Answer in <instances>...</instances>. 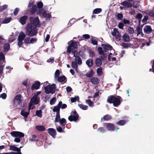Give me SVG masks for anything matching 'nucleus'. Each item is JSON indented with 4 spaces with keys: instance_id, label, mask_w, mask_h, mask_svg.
<instances>
[{
    "instance_id": "f257e3e1",
    "label": "nucleus",
    "mask_w": 154,
    "mask_h": 154,
    "mask_svg": "<svg viewBox=\"0 0 154 154\" xmlns=\"http://www.w3.org/2000/svg\"><path fill=\"white\" fill-rule=\"evenodd\" d=\"M30 23L27 25L25 29L26 34L29 36L35 35L37 33L38 30L36 27H40V24L38 17H31L30 18Z\"/></svg>"
},
{
    "instance_id": "f03ea898",
    "label": "nucleus",
    "mask_w": 154,
    "mask_h": 154,
    "mask_svg": "<svg viewBox=\"0 0 154 154\" xmlns=\"http://www.w3.org/2000/svg\"><path fill=\"white\" fill-rule=\"evenodd\" d=\"M102 46L104 49L103 51L102 50L101 48H98V51L99 54L101 55H104L105 57L106 55H114V50L112 49V47L109 45L103 44Z\"/></svg>"
},
{
    "instance_id": "7ed1b4c3",
    "label": "nucleus",
    "mask_w": 154,
    "mask_h": 154,
    "mask_svg": "<svg viewBox=\"0 0 154 154\" xmlns=\"http://www.w3.org/2000/svg\"><path fill=\"white\" fill-rule=\"evenodd\" d=\"M55 122H59L60 125V126H56V129L59 132H63V129L65 128V125L66 124L65 119L64 118L60 119L59 112L57 113L55 119Z\"/></svg>"
},
{
    "instance_id": "20e7f679",
    "label": "nucleus",
    "mask_w": 154,
    "mask_h": 154,
    "mask_svg": "<svg viewBox=\"0 0 154 154\" xmlns=\"http://www.w3.org/2000/svg\"><path fill=\"white\" fill-rule=\"evenodd\" d=\"M41 93L40 91H37L34 93V96L31 99L29 104V109H34L35 106L33 105L37 104L39 103L40 99L39 95Z\"/></svg>"
},
{
    "instance_id": "39448f33",
    "label": "nucleus",
    "mask_w": 154,
    "mask_h": 154,
    "mask_svg": "<svg viewBox=\"0 0 154 154\" xmlns=\"http://www.w3.org/2000/svg\"><path fill=\"white\" fill-rule=\"evenodd\" d=\"M11 134L12 137H15L14 141L17 143H19L20 142V138L23 137L24 134L20 132L17 131H13L11 133Z\"/></svg>"
},
{
    "instance_id": "423d86ee",
    "label": "nucleus",
    "mask_w": 154,
    "mask_h": 154,
    "mask_svg": "<svg viewBox=\"0 0 154 154\" xmlns=\"http://www.w3.org/2000/svg\"><path fill=\"white\" fill-rule=\"evenodd\" d=\"M37 14L41 16L44 17L47 20H49L51 17V13L47 12L45 11L43 9L37 10L36 11Z\"/></svg>"
},
{
    "instance_id": "0eeeda50",
    "label": "nucleus",
    "mask_w": 154,
    "mask_h": 154,
    "mask_svg": "<svg viewBox=\"0 0 154 154\" xmlns=\"http://www.w3.org/2000/svg\"><path fill=\"white\" fill-rule=\"evenodd\" d=\"M68 43L69 45L67 48V52L69 53L74 52V51L77 48V46L79 44L76 42L73 41H71Z\"/></svg>"
},
{
    "instance_id": "6e6552de",
    "label": "nucleus",
    "mask_w": 154,
    "mask_h": 154,
    "mask_svg": "<svg viewBox=\"0 0 154 154\" xmlns=\"http://www.w3.org/2000/svg\"><path fill=\"white\" fill-rule=\"evenodd\" d=\"M107 101L109 103H113V105L115 106H118L120 103L119 98L113 96L109 97L107 99Z\"/></svg>"
},
{
    "instance_id": "1a4fd4ad",
    "label": "nucleus",
    "mask_w": 154,
    "mask_h": 154,
    "mask_svg": "<svg viewBox=\"0 0 154 154\" xmlns=\"http://www.w3.org/2000/svg\"><path fill=\"white\" fill-rule=\"evenodd\" d=\"M14 106L18 108L22 106L20 95H18L15 96L14 99Z\"/></svg>"
},
{
    "instance_id": "9d476101",
    "label": "nucleus",
    "mask_w": 154,
    "mask_h": 154,
    "mask_svg": "<svg viewBox=\"0 0 154 154\" xmlns=\"http://www.w3.org/2000/svg\"><path fill=\"white\" fill-rule=\"evenodd\" d=\"M56 88L55 84H53L51 86L47 85L45 88V92L47 94L54 93Z\"/></svg>"
},
{
    "instance_id": "9b49d317",
    "label": "nucleus",
    "mask_w": 154,
    "mask_h": 154,
    "mask_svg": "<svg viewBox=\"0 0 154 154\" xmlns=\"http://www.w3.org/2000/svg\"><path fill=\"white\" fill-rule=\"evenodd\" d=\"M25 36V34L23 32H21L19 34L17 39V45L19 47H20L22 45L23 41Z\"/></svg>"
},
{
    "instance_id": "f8f14e48",
    "label": "nucleus",
    "mask_w": 154,
    "mask_h": 154,
    "mask_svg": "<svg viewBox=\"0 0 154 154\" xmlns=\"http://www.w3.org/2000/svg\"><path fill=\"white\" fill-rule=\"evenodd\" d=\"M78 117L79 116L76 112L73 111L71 112L70 116L68 117V119L70 121H75L78 120Z\"/></svg>"
},
{
    "instance_id": "ddd939ff",
    "label": "nucleus",
    "mask_w": 154,
    "mask_h": 154,
    "mask_svg": "<svg viewBox=\"0 0 154 154\" xmlns=\"http://www.w3.org/2000/svg\"><path fill=\"white\" fill-rule=\"evenodd\" d=\"M37 41V38H30L27 37L24 40V42L26 45H28L30 44H34Z\"/></svg>"
},
{
    "instance_id": "4468645a",
    "label": "nucleus",
    "mask_w": 154,
    "mask_h": 154,
    "mask_svg": "<svg viewBox=\"0 0 154 154\" xmlns=\"http://www.w3.org/2000/svg\"><path fill=\"white\" fill-rule=\"evenodd\" d=\"M103 126L108 131H113L115 129L114 125L110 123H105L104 125Z\"/></svg>"
},
{
    "instance_id": "2eb2a0df",
    "label": "nucleus",
    "mask_w": 154,
    "mask_h": 154,
    "mask_svg": "<svg viewBox=\"0 0 154 154\" xmlns=\"http://www.w3.org/2000/svg\"><path fill=\"white\" fill-rule=\"evenodd\" d=\"M136 33L137 35L139 37H143L144 34L142 32V29L140 26H138L136 27Z\"/></svg>"
},
{
    "instance_id": "dca6fc26",
    "label": "nucleus",
    "mask_w": 154,
    "mask_h": 154,
    "mask_svg": "<svg viewBox=\"0 0 154 154\" xmlns=\"http://www.w3.org/2000/svg\"><path fill=\"white\" fill-rule=\"evenodd\" d=\"M29 109H23L21 110V114L24 117L25 121H26V119L29 114Z\"/></svg>"
},
{
    "instance_id": "f3484780",
    "label": "nucleus",
    "mask_w": 154,
    "mask_h": 154,
    "mask_svg": "<svg viewBox=\"0 0 154 154\" xmlns=\"http://www.w3.org/2000/svg\"><path fill=\"white\" fill-rule=\"evenodd\" d=\"M48 134L53 138H55L56 135V132L55 129L53 128H49L48 129Z\"/></svg>"
},
{
    "instance_id": "a211bd4d",
    "label": "nucleus",
    "mask_w": 154,
    "mask_h": 154,
    "mask_svg": "<svg viewBox=\"0 0 154 154\" xmlns=\"http://www.w3.org/2000/svg\"><path fill=\"white\" fill-rule=\"evenodd\" d=\"M144 31L145 33L146 34H149L151 33L152 31V29H151L150 26H146L144 29Z\"/></svg>"
},
{
    "instance_id": "6ab92c4d",
    "label": "nucleus",
    "mask_w": 154,
    "mask_h": 154,
    "mask_svg": "<svg viewBox=\"0 0 154 154\" xmlns=\"http://www.w3.org/2000/svg\"><path fill=\"white\" fill-rule=\"evenodd\" d=\"M121 5H123L125 8H130L132 6L131 3L126 1H124L121 3Z\"/></svg>"
},
{
    "instance_id": "aec40b11",
    "label": "nucleus",
    "mask_w": 154,
    "mask_h": 154,
    "mask_svg": "<svg viewBox=\"0 0 154 154\" xmlns=\"http://www.w3.org/2000/svg\"><path fill=\"white\" fill-rule=\"evenodd\" d=\"M40 83L38 81L36 82L34 84H33L31 87V89L32 90L34 89H38L40 86Z\"/></svg>"
},
{
    "instance_id": "412c9836",
    "label": "nucleus",
    "mask_w": 154,
    "mask_h": 154,
    "mask_svg": "<svg viewBox=\"0 0 154 154\" xmlns=\"http://www.w3.org/2000/svg\"><path fill=\"white\" fill-rule=\"evenodd\" d=\"M122 39L125 42H128L130 41V36L128 34L125 33L122 35Z\"/></svg>"
},
{
    "instance_id": "4be33fe9",
    "label": "nucleus",
    "mask_w": 154,
    "mask_h": 154,
    "mask_svg": "<svg viewBox=\"0 0 154 154\" xmlns=\"http://www.w3.org/2000/svg\"><path fill=\"white\" fill-rule=\"evenodd\" d=\"M35 128L39 131H43L45 129V127L42 125H36L35 127Z\"/></svg>"
},
{
    "instance_id": "5701e85b",
    "label": "nucleus",
    "mask_w": 154,
    "mask_h": 154,
    "mask_svg": "<svg viewBox=\"0 0 154 154\" xmlns=\"http://www.w3.org/2000/svg\"><path fill=\"white\" fill-rule=\"evenodd\" d=\"M95 63L97 66H100L102 64V59L100 58H97L95 61Z\"/></svg>"
},
{
    "instance_id": "b1692460",
    "label": "nucleus",
    "mask_w": 154,
    "mask_h": 154,
    "mask_svg": "<svg viewBox=\"0 0 154 154\" xmlns=\"http://www.w3.org/2000/svg\"><path fill=\"white\" fill-rule=\"evenodd\" d=\"M27 19V17L26 16H24L21 17L20 20V22L22 25H24L26 23V20Z\"/></svg>"
},
{
    "instance_id": "393cba45",
    "label": "nucleus",
    "mask_w": 154,
    "mask_h": 154,
    "mask_svg": "<svg viewBox=\"0 0 154 154\" xmlns=\"http://www.w3.org/2000/svg\"><path fill=\"white\" fill-rule=\"evenodd\" d=\"M77 64L75 62L73 61L71 63V66L72 68L75 69V71L77 72H78V70L77 69L78 66Z\"/></svg>"
},
{
    "instance_id": "a878e982",
    "label": "nucleus",
    "mask_w": 154,
    "mask_h": 154,
    "mask_svg": "<svg viewBox=\"0 0 154 154\" xmlns=\"http://www.w3.org/2000/svg\"><path fill=\"white\" fill-rule=\"evenodd\" d=\"M94 73L93 70H91L86 74L85 76L89 78L91 77L94 75Z\"/></svg>"
},
{
    "instance_id": "bb28decb",
    "label": "nucleus",
    "mask_w": 154,
    "mask_h": 154,
    "mask_svg": "<svg viewBox=\"0 0 154 154\" xmlns=\"http://www.w3.org/2000/svg\"><path fill=\"white\" fill-rule=\"evenodd\" d=\"M57 80H58L60 82H66V78L64 76H61L59 77Z\"/></svg>"
},
{
    "instance_id": "cd10ccee",
    "label": "nucleus",
    "mask_w": 154,
    "mask_h": 154,
    "mask_svg": "<svg viewBox=\"0 0 154 154\" xmlns=\"http://www.w3.org/2000/svg\"><path fill=\"white\" fill-rule=\"evenodd\" d=\"M9 150L14 151H20V150L18 147L15 146H14L12 145L10 146Z\"/></svg>"
},
{
    "instance_id": "c85d7f7f",
    "label": "nucleus",
    "mask_w": 154,
    "mask_h": 154,
    "mask_svg": "<svg viewBox=\"0 0 154 154\" xmlns=\"http://www.w3.org/2000/svg\"><path fill=\"white\" fill-rule=\"evenodd\" d=\"M91 81L92 83L94 85L97 84L99 82V80L96 77L92 78L91 79Z\"/></svg>"
},
{
    "instance_id": "c756f323",
    "label": "nucleus",
    "mask_w": 154,
    "mask_h": 154,
    "mask_svg": "<svg viewBox=\"0 0 154 154\" xmlns=\"http://www.w3.org/2000/svg\"><path fill=\"white\" fill-rule=\"evenodd\" d=\"M86 64L89 67H91L93 65L92 60L91 59L88 60L86 62Z\"/></svg>"
},
{
    "instance_id": "7c9ffc66",
    "label": "nucleus",
    "mask_w": 154,
    "mask_h": 154,
    "mask_svg": "<svg viewBox=\"0 0 154 154\" xmlns=\"http://www.w3.org/2000/svg\"><path fill=\"white\" fill-rule=\"evenodd\" d=\"M75 61L76 63L78 65H81L82 64V62L81 59L79 56L75 57Z\"/></svg>"
},
{
    "instance_id": "2f4dec72",
    "label": "nucleus",
    "mask_w": 154,
    "mask_h": 154,
    "mask_svg": "<svg viewBox=\"0 0 154 154\" xmlns=\"http://www.w3.org/2000/svg\"><path fill=\"white\" fill-rule=\"evenodd\" d=\"M120 45L122 46L124 48H127L131 47L130 44H127L124 42H122L120 44Z\"/></svg>"
},
{
    "instance_id": "473e14b6",
    "label": "nucleus",
    "mask_w": 154,
    "mask_h": 154,
    "mask_svg": "<svg viewBox=\"0 0 154 154\" xmlns=\"http://www.w3.org/2000/svg\"><path fill=\"white\" fill-rule=\"evenodd\" d=\"M11 20V18L10 17L5 18L3 20L2 22L3 23H9Z\"/></svg>"
},
{
    "instance_id": "72a5a7b5",
    "label": "nucleus",
    "mask_w": 154,
    "mask_h": 154,
    "mask_svg": "<svg viewBox=\"0 0 154 154\" xmlns=\"http://www.w3.org/2000/svg\"><path fill=\"white\" fill-rule=\"evenodd\" d=\"M10 48V45L8 43H5L4 45V51L7 52Z\"/></svg>"
},
{
    "instance_id": "f704fd0d",
    "label": "nucleus",
    "mask_w": 154,
    "mask_h": 154,
    "mask_svg": "<svg viewBox=\"0 0 154 154\" xmlns=\"http://www.w3.org/2000/svg\"><path fill=\"white\" fill-rule=\"evenodd\" d=\"M146 14L150 16H154V12L150 10H148L145 11Z\"/></svg>"
},
{
    "instance_id": "c9c22d12",
    "label": "nucleus",
    "mask_w": 154,
    "mask_h": 154,
    "mask_svg": "<svg viewBox=\"0 0 154 154\" xmlns=\"http://www.w3.org/2000/svg\"><path fill=\"white\" fill-rule=\"evenodd\" d=\"M60 71L58 69H57L54 73V79L55 80L58 79L59 75H60Z\"/></svg>"
},
{
    "instance_id": "e433bc0d",
    "label": "nucleus",
    "mask_w": 154,
    "mask_h": 154,
    "mask_svg": "<svg viewBox=\"0 0 154 154\" xmlns=\"http://www.w3.org/2000/svg\"><path fill=\"white\" fill-rule=\"evenodd\" d=\"M35 115L40 118H41L42 117V110H37L35 112Z\"/></svg>"
},
{
    "instance_id": "4c0bfd02",
    "label": "nucleus",
    "mask_w": 154,
    "mask_h": 154,
    "mask_svg": "<svg viewBox=\"0 0 154 154\" xmlns=\"http://www.w3.org/2000/svg\"><path fill=\"white\" fill-rule=\"evenodd\" d=\"M78 106L81 109L83 110H86L88 108V106H87L84 105L82 104H79Z\"/></svg>"
},
{
    "instance_id": "58836bf2",
    "label": "nucleus",
    "mask_w": 154,
    "mask_h": 154,
    "mask_svg": "<svg viewBox=\"0 0 154 154\" xmlns=\"http://www.w3.org/2000/svg\"><path fill=\"white\" fill-rule=\"evenodd\" d=\"M58 106H59L60 108L62 109H64L66 107V105L65 104H62L61 102H60L58 104Z\"/></svg>"
},
{
    "instance_id": "ea45409f",
    "label": "nucleus",
    "mask_w": 154,
    "mask_h": 154,
    "mask_svg": "<svg viewBox=\"0 0 154 154\" xmlns=\"http://www.w3.org/2000/svg\"><path fill=\"white\" fill-rule=\"evenodd\" d=\"M111 117L108 115H106L101 118V120H108L111 119Z\"/></svg>"
},
{
    "instance_id": "a19ab883",
    "label": "nucleus",
    "mask_w": 154,
    "mask_h": 154,
    "mask_svg": "<svg viewBox=\"0 0 154 154\" xmlns=\"http://www.w3.org/2000/svg\"><path fill=\"white\" fill-rule=\"evenodd\" d=\"M102 11L101 8H96L94 9L93 11V12L95 14H98L100 13Z\"/></svg>"
},
{
    "instance_id": "79ce46f5",
    "label": "nucleus",
    "mask_w": 154,
    "mask_h": 154,
    "mask_svg": "<svg viewBox=\"0 0 154 154\" xmlns=\"http://www.w3.org/2000/svg\"><path fill=\"white\" fill-rule=\"evenodd\" d=\"M97 72L98 75H101L103 74L102 69L100 68H98L97 70Z\"/></svg>"
},
{
    "instance_id": "37998d69",
    "label": "nucleus",
    "mask_w": 154,
    "mask_h": 154,
    "mask_svg": "<svg viewBox=\"0 0 154 154\" xmlns=\"http://www.w3.org/2000/svg\"><path fill=\"white\" fill-rule=\"evenodd\" d=\"M126 121L124 120H121L118 122L117 124L120 125H123L126 123Z\"/></svg>"
},
{
    "instance_id": "c03bdc74",
    "label": "nucleus",
    "mask_w": 154,
    "mask_h": 154,
    "mask_svg": "<svg viewBox=\"0 0 154 154\" xmlns=\"http://www.w3.org/2000/svg\"><path fill=\"white\" fill-rule=\"evenodd\" d=\"M118 33L119 32L117 29L116 28H114L113 31L112 32V34L113 36H116Z\"/></svg>"
},
{
    "instance_id": "a18cd8bd",
    "label": "nucleus",
    "mask_w": 154,
    "mask_h": 154,
    "mask_svg": "<svg viewBox=\"0 0 154 154\" xmlns=\"http://www.w3.org/2000/svg\"><path fill=\"white\" fill-rule=\"evenodd\" d=\"M8 7V5H4L3 6H0V11H2L6 9Z\"/></svg>"
},
{
    "instance_id": "49530a36",
    "label": "nucleus",
    "mask_w": 154,
    "mask_h": 154,
    "mask_svg": "<svg viewBox=\"0 0 154 154\" xmlns=\"http://www.w3.org/2000/svg\"><path fill=\"white\" fill-rule=\"evenodd\" d=\"M143 17L142 15L140 13L138 14L136 16V18L138 20H139V22Z\"/></svg>"
},
{
    "instance_id": "de8ad7c7",
    "label": "nucleus",
    "mask_w": 154,
    "mask_h": 154,
    "mask_svg": "<svg viewBox=\"0 0 154 154\" xmlns=\"http://www.w3.org/2000/svg\"><path fill=\"white\" fill-rule=\"evenodd\" d=\"M60 109V108L58 105L57 106H56L54 107V109H53V111L54 112H56L57 113L58 112L59 113Z\"/></svg>"
},
{
    "instance_id": "09e8293b",
    "label": "nucleus",
    "mask_w": 154,
    "mask_h": 154,
    "mask_svg": "<svg viewBox=\"0 0 154 154\" xmlns=\"http://www.w3.org/2000/svg\"><path fill=\"white\" fill-rule=\"evenodd\" d=\"M79 100V97L78 96H75L74 97L71 98V101L72 102H74L76 101H77Z\"/></svg>"
},
{
    "instance_id": "8fccbe9b",
    "label": "nucleus",
    "mask_w": 154,
    "mask_h": 154,
    "mask_svg": "<svg viewBox=\"0 0 154 154\" xmlns=\"http://www.w3.org/2000/svg\"><path fill=\"white\" fill-rule=\"evenodd\" d=\"M37 6L38 8H42L43 6V4L42 2H38L37 4Z\"/></svg>"
},
{
    "instance_id": "3c124183",
    "label": "nucleus",
    "mask_w": 154,
    "mask_h": 154,
    "mask_svg": "<svg viewBox=\"0 0 154 154\" xmlns=\"http://www.w3.org/2000/svg\"><path fill=\"white\" fill-rule=\"evenodd\" d=\"M140 5L139 2H134L133 4V6L134 8H136L138 7Z\"/></svg>"
},
{
    "instance_id": "603ef678",
    "label": "nucleus",
    "mask_w": 154,
    "mask_h": 154,
    "mask_svg": "<svg viewBox=\"0 0 154 154\" xmlns=\"http://www.w3.org/2000/svg\"><path fill=\"white\" fill-rule=\"evenodd\" d=\"M86 103L88 105L92 107L94 106L93 103L91 101L89 100H86Z\"/></svg>"
},
{
    "instance_id": "864d4df0",
    "label": "nucleus",
    "mask_w": 154,
    "mask_h": 154,
    "mask_svg": "<svg viewBox=\"0 0 154 154\" xmlns=\"http://www.w3.org/2000/svg\"><path fill=\"white\" fill-rule=\"evenodd\" d=\"M128 31L129 33L130 34H133L134 32V29L131 27H129L128 28Z\"/></svg>"
},
{
    "instance_id": "5fc2aeb1",
    "label": "nucleus",
    "mask_w": 154,
    "mask_h": 154,
    "mask_svg": "<svg viewBox=\"0 0 154 154\" xmlns=\"http://www.w3.org/2000/svg\"><path fill=\"white\" fill-rule=\"evenodd\" d=\"M56 100V98L55 97H53L52 98L50 101V104L51 105H53L55 103V101Z\"/></svg>"
},
{
    "instance_id": "6e6d98bb",
    "label": "nucleus",
    "mask_w": 154,
    "mask_h": 154,
    "mask_svg": "<svg viewBox=\"0 0 154 154\" xmlns=\"http://www.w3.org/2000/svg\"><path fill=\"white\" fill-rule=\"evenodd\" d=\"M36 137V136L35 135H33L32 138H30V140L31 141H38V140L35 139Z\"/></svg>"
},
{
    "instance_id": "4d7b16f0",
    "label": "nucleus",
    "mask_w": 154,
    "mask_h": 154,
    "mask_svg": "<svg viewBox=\"0 0 154 154\" xmlns=\"http://www.w3.org/2000/svg\"><path fill=\"white\" fill-rule=\"evenodd\" d=\"M123 17V15L122 14L119 13L117 15V18L119 20H121Z\"/></svg>"
},
{
    "instance_id": "13d9d810",
    "label": "nucleus",
    "mask_w": 154,
    "mask_h": 154,
    "mask_svg": "<svg viewBox=\"0 0 154 154\" xmlns=\"http://www.w3.org/2000/svg\"><path fill=\"white\" fill-rule=\"evenodd\" d=\"M91 42L94 45L97 44V42L96 40L94 38H92L91 39Z\"/></svg>"
},
{
    "instance_id": "bf43d9fd",
    "label": "nucleus",
    "mask_w": 154,
    "mask_h": 154,
    "mask_svg": "<svg viewBox=\"0 0 154 154\" xmlns=\"http://www.w3.org/2000/svg\"><path fill=\"white\" fill-rule=\"evenodd\" d=\"M54 61V60L53 58H51L49 59H48L47 60V62L49 63H53Z\"/></svg>"
},
{
    "instance_id": "052dcab7",
    "label": "nucleus",
    "mask_w": 154,
    "mask_h": 154,
    "mask_svg": "<svg viewBox=\"0 0 154 154\" xmlns=\"http://www.w3.org/2000/svg\"><path fill=\"white\" fill-rule=\"evenodd\" d=\"M149 18V17L147 16H145L143 19L142 21L143 22L145 23L147 22V20H148Z\"/></svg>"
},
{
    "instance_id": "680f3d73",
    "label": "nucleus",
    "mask_w": 154,
    "mask_h": 154,
    "mask_svg": "<svg viewBox=\"0 0 154 154\" xmlns=\"http://www.w3.org/2000/svg\"><path fill=\"white\" fill-rule=\"evenodd\" d=\"M82 36L83 38L86 39H88L90 37V35L88 34H84Z\"/></svg>"
},
{
    "instance_id": "e2e57ef3",
    "label": "nucleus",
    "mask_w": 154,
    "mask_h": 154,
    "mask_svg": "<svg viewBox=\"0 0 154 154\" xmlns=\"http://www.w3.org/2000/svg\"><path fill=\"white\" fill-rule=\"evenodd\" d=\"M19 9L18 8H15L14 9V15H17V13L19 11Z\"/></svg>"
},
{
    "instance_id": "0e129e2a",
    "label": "nucleus",
    "mask_w": 154,
    "mask_h": 154,
    "mask_svg": "<svg viewBox=\"0 0 154 154\" xmlns=\"http://www.w3.org/2000/svg\"><path fill=\"white\" fill-rule=\"evenodd\" d=\"M97 130H98L99 131H100L103 133L105 132V130L103 128H99V129H97Z\"/></svg>"
},
{
    "instance_id": "69168bd1",
    "label": "nucleus",
    "mask_w": 154,
    "mask_h": 154,
    "mask_svg": "<svg viewBox=\"0 0 154 154\" xmlns=\"http://www.w3.org/2000/svg\"><path fill=\"white\" fill-rule=\"evenodd\" d=\"M121 35H120L119 34H117L116 36V38L117 40H119L121 39Z\"/></svg>"
},
{
    "instance_id": "338daca9",
    "label": "nucleus",
    "mask_w": 154,
    "mask_h": 154,
    "mask_svg": "<svg viewBox=\"0 0 154 154\" xmlns=\"http://www.w3.org/2000/svg\"><path fill=\"white\" fill-rule=\"evenodd\" d=\"M0 97L2 98L3 99H5L6 97V95L5 93H4L1 95Z\"/></svg>"
},
{
    "instance_id": "774afa93",
    "label": "nucleus",
    "mask_w": 154,
    "mask_h": 154,
    "mask_svg": "<svg viewBox=\"0 0 154 154\" xmlns=\"http://www.w3.org/2000/svg\"><path fill=\"white\" fill-rule=\"evenodd\" d=\"M89 55L90 57H93L94 55V53L92 51H89Z\"/></svg>"
}]
</instances>
